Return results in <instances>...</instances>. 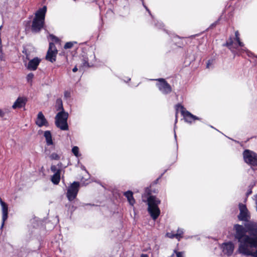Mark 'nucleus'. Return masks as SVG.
I'll list each match as a JSON object with an SVG mask.
<instances>
[{
  "instance_id": "f257e3e1",
  "label": "nucleus",
  "mask_w": 257,
  "mask_h": 257,
  "mask_svg": "<svg viewBox=\"0 0 257 257\" xmlns=\"http://www.w3.org/2000/svg\"><path fill=\"white\" fill-rule=\"evenodd\" d=\"M234 237L239 242L238 251L246 255L257 257V222H249L243 226L234 225Z\"/></svg>"
},
{
  "instance_id": "f03ea898",
  "label": "nucleus",
  "mask_w": 257,
  "mask_h": 257,
  "mask_svg": "<svg viewBox=\"0 0 257 257\" xmlns=\"http://www.w3.org/2000/svg\"><path fill=\"white\" fill-rule=\"evenodd\" d=\"M235 38L234 39L230 37L223 46L227 47L233 53L238 55L241 54L243 52L247 51L246 48L244 47V44L240 40L238 31H236L235 32Z\"/></svg>"
},
{
  "instance_id": "7ed1b4c3",
  "label": "nucleus",
  "mask_w": 257,
  "mask_h": 257,
  "mask_svg": "<svg viewBox=\"0 0 257 257\" xmlns=\"http://www.w3.org/2000/svg\"><path fill=\"white\" fill-rule=\"evenodd\" d=\"M46 12L47 7L44 6L35 13L31 26V30L33 32L39 33L43 28Z\"/></svg>"
},
{
  "instance_id": "20e7f679",
  "label": "nucleus",
  "mask_w": 257,
  "mask_h": 257,
  "mask_svg": "<svg viewBox=\"0 0 257 257\" xmlns=\"http://www.w3.org/2000/svg\"><path fill=\"white\" fill-rule=\"evenodd\" d=\"M148 211L154 220H156L160 214L161 211L158 207L160 200L154 196H150L147 199Z\"/></svg>"
},
{
  "instance_id": "39448f33",
  "label": "nucleus",
  "mask_w": 257,
  "mask_h": 257,
  "mask_svg": "<svg viewBox=\"0 0 257 257\" xmlns=\"http://www.w3.org/2000/svg\"><path fill=\"white\" fill-rule=\"evenodd\" d=\"M68 113L64 111L59 112L55 116V124L56 126L63 131L68 130L67 119Z\"/></svg>"
},
{
  "instance_id": "423d86ee",
  "label": "nucleus",
  "mask_w": 257,
  "mask_h": 257,
  "mask_svg": "<svg viewBox=\"0 0 257 257\" xmlns=\"http://www.w3.org/2000/svg\"><path fill=\"white\" fill-rule=\"evenodd\" d=\"M244 162L251 167L257 166V154L249 150H245L243 153Z\"/></svg>"
},
{
  "instance_id": "0eeeda50",
  "label": "nucleus",
  "mask_w": 257,
  "mask_h": 257,
  "mask_svg": "<svg viewBox=\"0 0 257 257\" xmlns=\"http://www.w3.org/2000/svg\"><path fill=\"white\" fill-rule=\"evenodd\" d=\"M238 208L239 210V213L237 215L238 220L242 221L247 222V223L249 222H251L252 221H249L251 216L250 212L247 209L246 205L240 203L238 204ZM245 224H246V223Z\"/></svg>"
},
{
  "instance_id": "6e6552de",
  "label": "nucleus",
  "mask_w": 257,
  "mask_h": 257,
  "mask_svg": "<svg viewBox=\"0 0 257 257\" xmlns=\"http://www.w3.org/2000/svg\"><path fill=\"white\" fill-rule=\"evenodd\" d=\"M158 81L156 84L159 91L163 94H168L170 93L172 90L171 85L164 78H159L152 79Z\"/></svg>"
},
{
  "instance_id": "1a4fd4ad",
  "label": "nucleus",
  "mask_w": 257,
  "mask_h": 257,
  "mask_svg": "<svg viewBox=\"0 0 257 257\" xmlns=\"http://www.w3.org/2000/svg\"><path fill=\"white\" fill-rule=\"evenodd\" d=\"M79 186V182L75 181L68 187L66 196L69 201H72L76 197Z\"/></svg>"
},
{
  "instance_id": "9d476101",
  "label": "nucleus",
  "mask_w": 257,
  "mask_h": 257,
  "mask_svg": "<svg viewBox=\"0 0 257 257\" xmlns=\"http://www.w3.org/2000/svg\"><path fill=\"white\" fill-rule=\"evenodd\" d=\"M57 54V50L55 44L52 42H50L49 43V47L46 56V59L51 62H53L56 61Z\"/></svg>"
},
{
  "instance_id": "9b49d317",
  "label": "nucleus",
  "mask_w": 257,
  "mask_h": 257,
  "mask_svg": "<svg viewBox=\"0 0 257 257\" xmlns=\"http://www.w3.org/2000/svg\"><path fill=\"white\" fill-rule=\"evenodd\" d=\"M82 66L84 67H90L94 66L95 61V56L93 52H89L87 56L83 57L82 60Z\"/></svg>"
},
{
  "instance_id": "f8f14e48",
  "label": "nucleus",
  "mask_w": 257,
  "mask_h": 257,
  "mask_svg": "<svg viewBox=\"0 0 257 257\" xmlns=\"http://www.w3.org/2000/svg\"><path fill=\"white\" fill-rule=\"evenodd\" d=\"M221 248L224 254L227 256H230L233 252L234 245L231 241L224 242L221 244Z\"/></svg>"
},
{
  "instance_id": "ddd939ff",
  "label": "nucleus",
  "mask_w": 257,
  "mask_h": 257,
  "mask_svg": "<svg viewBox=\"0 0 257 257\" xmlns=\"http://www.w3.org/2000/svg\"><path fill=\"white\" fill-rule=\"evenodd\" d=\"M177 106L178 108L180 107L181 109H182V114H183V115L184 116L185 120L186 122H189V123H191L193 121H194L195 120H199L200 119V118L199 117H197L195 115H193L192 114H191L189 111L184 110H183V109H184L182 105H181L180 104H178L177 105Z\"/></svg>"
},
{
  "instance_id": "4468645a",
  "label": "nucleus",
  "mask_w": 257,
  "mask_h": 257,
  "mask_svg": "<svg viewBox=\"0 0 257 257\" xmlns=\"http://www.w3.org/2000/svg\"><path fill=\"white\" fill-rule=\"evenodd\" d=\"M35 123L39 127L43 126L47 127L49 126L48 121L41 111L38 113Z\"/></svg>"
},
{
  "instance_id": "2eb2a0df",
  "label": "nucleus",
  "mask_w": 257,
  "mask_h": 257,
  "mask_svg": "<svg viewBox=\"0 0 257 257\" xmlns=\"http://www.w3.org/2000/svg\"><path fill=\"white\" fill-rule=\"evenodd\" d=\"M27 99L26 97H19L12 105L13 109L21 108L26 104Z\"/></svg>"
},
{
  "instance_id": "dca6fc26",
  "label": "nucleus",
  "mask_w": 257,
  "mask_h": 257,
  "mask_svg": "<svg viewBox=\"0 0 257 257\" xmlns=\"http://www.w3.org/2000/svg\"><path fill=\"white\" fill-rule=\"evenodd\" d=\"M40 61L41 60L38 57L34 58L31 60L27 65V67L28 69L33 71L36 70L38 66L40 63Z\"/></svg>"
},
{
  "instance_id": "f3484780",
  "label": "nucleus",
  "mask_w": 257,
  "mask_h": 257,
  "mask_svg": "<svg viewBox=\"0 0 257 257\" xmlns=\"http://www.w3.org/2000/svg\"><path fill=\"white\" fill-rule=\"evenodd\" d=\"M1 205L2 206V213H3V217H2V223L1 225V228H2L4 225L5 221L8 218V207L7 204L4 201H2Z\"/></svg>"
},
{
  "instance_id": "a211bd4d",
  "label": "nucleus",
  "mask_w": 257,
  "mask_h": 257,
  "mask_svg": "<svg viewBox=\"0 0 257 257\" xmlns=\"http://www.w3.org/2000/svg\"><path fill=\"white\" fill-rule=\"evenodd\" d=\"M124 195L127 198L130 204L133 205L135 203V200L133 197V193L131 191H127L124 193Z\"/></svg>"
},
{
  "instance_id": "6ab92c4d",
  "label": "nucleus",
  "mask_w": 257,
  "mask_h": 257,
  "mask_svg": "<svg viewBox=\"0 0 257 257\" xmlns=\"http://www.w3.org/2000/svg\"><path fill=\"white\" fill-rule=\"evenodd\" d=\"M61 170H58L52 176L51 181L55 185L59 184L60 180Z\"/></svg>"
},
{
  "instance_id": "aec40b11",
  "label": "nucleus",
  "mask_w": 257,
  "mask_h": 257,
  "mask_svg": "<svg viewBox=\"0 0 257 257\" xmlns=\"http://www.w3.org/2000/svg\"><path fill=\"white\" fill-rule=\"evenodd\" d=\"M44 136L45 138L46 144L48 146L52 145L53 144L52 135L49 131H46L44 132Z\"/></svg>"
},
{
  "instance_id": "412c9836",
  "label": "nucleus",
  "mask_w": 257,
  "mask_h": 257,
  "mask_svg": "<svg viewBox=\"0 0 257 257\" xmlns=\"http://www.w3.org/2000/svg\"><path fill=\"white\" fill-rule=\"evenodd\" d=\"M56 106L57 110H61V111H64L63 107L62 100L61 98L57 99L56 101Z\"/></svg>"
},
{
  "instance_id": "4be33fe9",
  "label": "nucleus",
  "mask_w": 257,
  "mask_h": 257,
  "mask_svg": "<svg viewBox=\"0 0 257 257\" xmlns=\"http://www.w3.org/2000/svg\"><path fill=\"white\" fill-rule=\"evenodd\" d=\"M184 233L183 229L178 228L177 230V232L175 233L176 238L180 240L181 238L183 237V234Z\"/></svg>"
},
{
  "instance_id": "5701e85b",
  "label": "nucleus",
  "mask_w": 257,
  "mask_h": 257,
  "mask_svg": "<svg viewBox=\"0 0 257 257\" xmlns=\"http://www.w3.org/2000/svg\"><path fill=\"white\" fill-rule=\"evenodd\" d=\"M72 152L76 157H78L80 156L79 154V148L78 147H73L72 149Z\"/></svg>"
},
{
  "instance_id": "b1692460",
  "label": "nucleus",
  "mask_w": 257,
  "mask_h": 257,
  "mask_svg": "<svg viewBox=\"0 0 257 257\" xmlns=\"http://www.w3.org/2000/svg\"><path fill=\"white\" fill-rule=\"evenodd\" d=\"M74 43H76V42H67L65 44V45L64 46V48L65 49L71 48L73 46Z\"/></svg>"
},
{
  "instance_id": "393cba45",
  "label": "nucleus",
  "mask_w": 257,
  "mask_h": 257,
  "mask_svg": "<svg viewBox=\"0 0 257 257\" xmlns=\"http://www.w3.org/2000/svg\"><path fill=\"white\" fill-rule=\"evenodd\" d=\"M50 158L52 160H59L60 159V157L59 156L56 154V153H52L50 156Z\"/></svg>"
},
{
  "instance_id": "a878e982",
  "label": "nucleus",
  "mask_w": 257,
  "mask_h": 257,
  "mask_svg": "<svg viewBox=\"0 0 257 257\" xmlns=\"http://www.w3.org/2000/svg\"><path fill=\"white\" fill-rule=\"evenodd\" d=\"M34 77V74L32 73H29L27 76V80L28 82H31Z\"/></svg>"
},
{
  "instance_id": "bb28decb",
  "label": "nucleus",
  "mask_w": 257,
  "mask_h": 257,
  "mask_svg": "<svg viewBox=\"0 0 257 257\" xmlns=\"http://www.w3.org/2000/svg\"><path fill=\"white\" fill-rule=\"evenodd\" d=\"M64 97L66 98H69L71 97V92L70 91H65L64 93Z\"/></svg>"
},
{
  "instance_id": "cd10ccee",
  "label": "nucleus",
  "mask_w": 257,
  "mask_h": 257,
  "mask_svg": "<svg viewBox=\"0 0 257 257\" xmlns=\"http://www.w3.org/2000/svg\"><path fill=\"white\" fill-rule=\"evenodd\" d=\"M166 236L170 238H173L174 237L176 238L175 233H173L172 232H168L166 233Z\"/></svg>"
},
{
  "instance_id": "c85d7f7f",
  "label": "nucleus",
  "mask_w": 257,
  "mask_h": 257,
  "mask_svg": "<svg viewBox=\"0 0 257 257\" xmlns=\"http://www.w3.org/2000/svg\"><path fill=\"white\" fill-rule=\"evenodd\" d=\"M142 1V3H143V6L144 7V8L146 9V10L148 12L149 14H150V15L152 17V18H153V16H152V15L151 14V13L150 12V11L149 10V9L148 8V7L145 5L144 4V1L143 0H141Z\"/></svg>"
},
{
  "instance_id": "c756f323",
  "label": "nucleus",
  "mask_w": 257,
  "mask_h": 257,
  "mask_svg": "<svg viewBox=\"0 0 257 257\" xmlns=\"http://www.w3.org/2000/svg\"><path fill=\"white\" fill-rule=\"evenodd\" d=\"M174 252L176 253L177 257H184V253L183 252H177L176 251H174Z\"/></svg>"
},
{
  "instance_id": "7c9ffc66",
  "label": "nucleus",
  "mask_w": 257,
  "mask_h": 257,
  "mask_svg": "<svg viewBox=\"0 0 257 257\" xmlns=\"http://www.w3.org/2000/svg\"><path fill=\"white\" fill-rule=\"evenodd\" d=\"M51 170L53 172H54L55 173L57 172V170L59 169H57V167L55 165H53L51 167Z\"/></svg>"
},
{
  "instance_id": "2f4dec72",
  "label": "nucleus",
  "mask_w": 257,
  "mask_h": 257,
  "mask_svg": "<svg viewBox=\"0 0 257 257\" xmlns=\"http://www.w3.org/2000/svg\"><path fill=\"white\" fill-rule=\"evenodd\" d=\"M155 26L158 28H161L163 27V24L160 22H158L157 23H155Z\"/></svg>"
},
{
  "instance_id": "473e14b6",
  "label": "nucleus",
  "mask_w": 257,
  "mask_h": 257,
  "mask_svg": "<svg viewBox=\"0 0 257 257\" xmlns=\"http://www.w3.org/2000/svg\"><path fill=\"white\" fill-rule=\"evenodd\" d=\"M177 122V117H176V119H175V126H174V137H175V140H176V138H177V136H176V132H175V129H176V124Z\"/></svg>"
},
{
  "instance_id": "72a5a7b5",
  "label": "nucleus",
  "mask_w": 257,
  "mask_h": 257,
  "mask_svg": "<svg viewBox=\"0 0 257 257\" xmlns=\"http://www.w3.org/2000/svg\"><path fill=\"white\" fill-rule=\"evenodd\" d=\"M252 193V189L248 188L247 191L246 193V197H248L249 195Z\"/></svg>"
},
{
  "instance_id": "f704fd0d",
  "label": "nucleus",
  "mask_w": 257,
  "mask_h": 257,
  "mask_svg": "<svg viewBox=\"0 0 257 257\" xmlns=\"http://www.w3.org/2000/svg\"><path fill=\"white\" fill-rule=\"evenodd\" d=\"M213 62V60H209L208 61V62L207 63V65H206V67L207 68H209V65H211Z\"/></svg>"
},
{
  "instance_id": "c9c22d12",
  "label": "nucleus",
  "mask_w": 257,
  "mask_h": 257,
  "mask_svg": "<svg viewBox=\"0 0 257 257\" xmlns=\"http://www.w3.org/2000/svg\"><path fill=\"white\" fill-rule=\"evenodd\" d=\"M23 53L24 54H25L26 55V58H27V59H29V58H28V53H27V50H26V49H24L23 50Z\"/></svg>"
},
{
  "instance_id": "e433bc0d",
  "label": "nucleus",
  "mask_w": 257,
  "mask_h": 257,
  "mask_svg": "<svg viewBox=\"0 0 257 257\" xmlns=\"http://www.w3.org/2000/svg\"><path fill=\"white\" fill-rule=\"evenodd\" d=\"M255 183L254 182H251V184L249 185L248 188L252 189L253 187L255 186Z\"/></svg>"
},
{
  "instance_id": "4c0bfd02",
  "label": "nucleus",
  "mask_w": 257,
  "mask_h": 257,
  "mask_svg": "<svg viewBox=\"0 0 257 257\" xmlns=\"http://www.w3.org/2000/svg\"><path fill=\"white\" fill-rule=\"evenodd\" d=\"M5 112L0 109V117H2L5 115Z\"/></svg>"
},
{
  "instance_id": "58836bf2",
  "label": "nucleus",
  "mask_w": 257,
  "mask_h": 257,
  "mask_svg": "<svg viewBox=\"0 0 257 257\" xmlns=\"http://www.w3.org/2000/svg\"><path fill=\"white\" fill-rule=\"evenodd\" d=\"M51 37L55 41H58V39L57 37H56L55 36H54L53 35H51Z\"/></svg>"
},
{
  "instance_id": "ea45409f",
  "label": "nucleus",
  "mask_w": 257,
  "mask_h": 257,
  "mask_svg": "<svg viewBox=\"0 0 257 257\" xmlns=\"http://www.w3.org/2000/svg\"><path fill=\"white\" fill-rule=\"evenodd\" d=\"M254 199H255V205H256V210L257 211V194L254 196Z\"/></svg>"
},
{
  "instance_id": "a19ab883",
  "label": "nucleus",
  "mask_w": 257,
  "mask_h": 257,
  "mask_svg": "<svg viewBox=\"0 0 257 257\" xmlns=\"http://www.w3.org/2000/svg\"><path fill=\"white\" fill-rule=\"evenodd\" d=\"M77 70H78V68H77V66H75L72 69V71L73 72H76Z\"/></svg>"
},
{
  "instance_id": "79ce46f5",
  "label": "nucleus",
  "mask_w": 257,
  "mask_h": 257,
  "mask_svg": "<svg viewBox=\"0 0 257 257\" xmlns=\"http://www.w3.org/2000/svg\"><path fill=\"white\" fill-rule=\"evenodd\" d=\"M141 257H148V255L146 254H142Z\"/></svg>"
},
{
  "instance_id": "37998d69",
  "label": "nucleus",
  "mask_w": 257,
  "mask_h": 257,
  "mask_svg": "<svg viewBox=\"0 0 257 257\" xmlns=\"http://www.w3.org/2000/svg\"><path fill=\"white\" fill-rule=\"evenodd\" d=\"M2 54V50L0 48V54Z\"/></svg>"
},
{
  "instance_id": "c03bdc74",
  "label": "nucleus",
  "mask_w": 257,
  "mask_h": 257,
  "mask_svg": "<svg viewBox=\"0 0 257 257\" xmlns=\"http://www.w3.org/2000/svg\"><path fill=\"white\" fill-rule=\"evenodd\" d=\"M2 201H3L1 198L0 197V204H1Z\"/></svg>"
},
{
  "instance_id": "a18cd8bd",
  "label": "nucleus",
  "mask_w": 257,
  "mask_h": 257,
  "mask_svg": "<svg viewBox=\"0 0 257 257\" xmlns=\"http://www.w3.org/2000/svg\"><path fill=\"white\" fill-rule=\"evenodd\" d=\"M2 27H3V26H0V30L2 29Z\"/></svg>"
}]
</instances>
